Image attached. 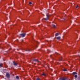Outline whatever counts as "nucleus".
<instances>
[{"instance_id":"nucleus-1","label":"nucleus","mask_w":80,"mask_h":80,"mask_svg":"<svg viewBox=\"0 0 80 80\" xmlns=\"http://www.w3.org/2000/svg\"><path fill=\"white\" fill-rule=\"evenodd\" d=\"M20 35L22 37H24L25 35H26V34L23 33V34H20Z\"/></svg>"},{"instance_id":"nucleus-2","label":"nucleus","mask_w":80,"mask_h":80,"mask_svg":"<svg viewBox=\"0 0 80 80\" xmlns=\"http://www.w3.org/2000/svg\"><path fill=\"white\" fill-rule=\"evenodd\" d=\"M47 18H44L45 20H48V17H50V16L48 15H47Z\"/></svg>"},{"instance_id":"nucleus-3","label":"nucleus","mask_w":80,"mask_h":80,"mask_svg":"<svg viewBox=\"0 0 80 80\" xmlns=\"http://www.w3.org/2000/svg\"><path fill=\"white\" fill-rule=\"evenodd\" d=\"M6 76L8 78H9V77H10V75L8 73H7Z\"/></svg>"},{"instance_id":"nucleus-4","label":"nucleus","mask_w":80,"mask_h":80,"mask_svg":"<svg viewBox=\"0 0 80 80\" xmlns=\"http://www.w3.org/2000/svg\"><path fill=\"white\" fill-rule=\"evenodd\" d=\"M62 80H68V79H67L66 78H61Z\"/></svg>"},{"instance_id":"nucleus-5","label":"nucleus","mask_w":80,"mask_h":80,"mask_svg":"<svg viewBox=\"0 0 80 80\" xmlns=\"http://www.w3.org/2000/svg\"><path fill=\"white\" fill-rule=\"evenodd\" d=\"M61 38V37L60 36L58 37L57 38V40H60Z\"/></svg>"},{"instance_id":"nucleus-6","label":"nucleus","mask_w":80,"mask_h":80,"mask_svg":"<svg viewBox=\"0 0 80 80\" xmlns=\"http://www.w3.org/2000/svg\"><path fill=\"white\" fill-rule=\"evenodd\" d=\"M13 63L14 65H18V63H16V62H13Z\"/></svg>"},{"instance_id":"nucleus-7","label":"nucleus","mask_w":80,"mask_h":80,"mask_svg":"<svg viewBox=\"0 0 80 80\" xmlns=\"http://www.w3.org/2000/svg\"><path fill=\"white\" fill-rule=\"evenodd\" d=\"M34 61H35V62H39V61H38V59H35L34 60Z\"/></svg>"},{"instance_id":"nucleus-8","label":"nucleus","mask_w":80,"mask_h":80,"mask_svg":"<svg viewBox=\"0 0 80 80\" xmlns=\"http://www.w3.org/2000/svg\"><path fill=\"white\" fill-rule=\"evenodd\" d=\"M72 74H73V75H76V74H77V72H73V73H72Z\"/></svg>"},{"instance_id":"nucleus-9","label":"nucleus","mask_w":80,"mask_h":80,"mask_svg":"<svg viewBox=\"0 0 80 80\" xmlns=\"http://www.w3.org/2000/svg\"><path fill=\"white\" fill-rule=\"evenodd\" d=\"M63 71H67V69H66L64 68L63 69Z\"/></svg>"},{"instance_id":"nucleus-10","label":"nucleus","mask_w":80,"mask_h":80,"mask_svg":"<svg viewBox=\"0 0 80 80\" xmlns=\"http://www.w3.org/2000/svg\"><path fill=\"white\" fill-rule=\"evenodd\" d=\"M59 35V34L58 33H57L56 34V36H58Z\"/></svg>"},{"instance_id":"nucleus-11","label":"nucleus","mask_w":80,"mask_h":80,"mask_svg":"<svg viewBox=\"0 0 80 80\" xmlns=\"http://www.w3.org/2000/svg\"><path fill=\"white\" fill-rule=\"evenodd\" d=\"M52 26L53 27H54V28H55L56 27L55 25H54L53 24L52 25Z\"/></svg>"},{"instance_id":"nucleus-12","label":"nucleus","mask_w":80,"mask_h":80,"mask_svg":"<svg viewBox=\"0 0 80 80\" xmlns=\"http://www.w3.org/2000/svg\"><path fill=\"white\" fill-rule=\"evenodd\" d=\"M16 78L17 79H18V78H19L18 77V76H17L16 77Z\"/></svg>"},{"instance_id":"nucleus-13","label":"nucleus","mask_w":80,"mask_h":80,"mask_svg":"<svg viewBox=\"0 0 80 80\" xmlns=\"http://www.w3.org/2000/svg\"><path fill=\"white\" fill-rule=\"evenodd\" d=\"M42 75H44V76H45V74L44 73H43L42 74Z\"/></svg>"},{"instance_id":"nucleus-14","label":"nucleus","mask_w":80,"mask_h":80,"mask_svg":"<svg viewBox=\"0 0 80 80\" xmlns=\"http://www.w3.org/2000/svg\"><path fill=\"white\" fill-rule=\"evenodd\" d=\"M32 3L31 2H29V4H30V5H31V4H32Z\"/></svg>"},{"instance_id":"nucleus-15","label":"nucleus","mask_w":80,"mask_h":80,"mask_svg":"<svg viewBox=\"0 0 80 80\" xmlns=\"http://www.w3.org/2000/svg\"><path fill=\"white\" fill-rule=\"evenodd\" d=\"M2 64H0V67H2Z\"/></svg>"},{"instance_id":"nucleus-16","label":"nucleus","mask_w":80,"mask_h":80,"mask_svg":"<svg viewBox=\"0 0 80 80\" xmlns=\"http://www.w3.org/2000/svg\"><path fill=\"white\" fill-rule=\"evenodd\" d=\"M75 78H77V75H76L75 76Z\"/></svg>"},{"instance_id":"nucleus-17","label":"nucleus","mask_w":80,"mask_h":80,"mask_svg":"<svg viewBox=\"0 0 80 80\" xmlns=\"http://www.w3.org/2000/svg\"><path fill=\"white\" fill-rule=\"evenodd\" d=\"M78 6L77 5L76 7V8H78Z\"/></svg>"},{"instance_id":"nucleus-18","label":"nucleus","mask_w":80,"mask_h":80,"mask_svg":"<svg viewBox=\"0 0 80 80\" xmlns=\"http://www.w3.org/2000/svg\"><path fill=\"white\" fill-rule=\"evenodd\" d=\"M36 80H40V78H37V79Z\"/></svg>"},{"instance_id":"nucleus-19","label":"nucleus","mask_w":80,"mask_h":80,"mask_svg":"<svg viewBox=\"0 0 80 80\" xmlns=\"http://www.w3.org/2000/svg\"><path fill=\"white\" fill-rule=\"evenodd\" d=\"M37 42V43H38V42Z\"/></svg>"},{"instance_id":"nucleus-20","label":"nucleus","mask_w":80,"mask_h":80,"mask_svg":"<svg viewBox=\"0 0 80 80\" xmlns=\"http://www.w3.org/2000/svg\"><path fill=\"white\" fill-rule=\"evenodd\" d=\"M65 20V19H63V20Z\"/></svg>"},{"instance_id":"nucleus-21","label":"nucleus","mask_w":80,"mask_h":80,"mask_svg":"<svg viewBox=\"0 0 80 80\" xmlns=\"http://www.w3.org/2000/svg\"><path fill=\"white\" fill-rule=\"evenodd\" d=\"M62 14H64V13H63Z\"/></svg>"}]
</instances>
